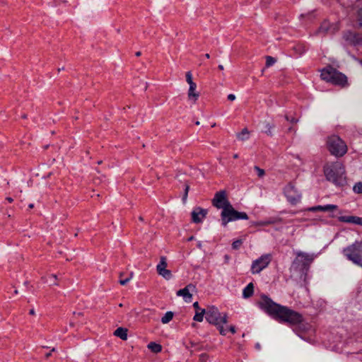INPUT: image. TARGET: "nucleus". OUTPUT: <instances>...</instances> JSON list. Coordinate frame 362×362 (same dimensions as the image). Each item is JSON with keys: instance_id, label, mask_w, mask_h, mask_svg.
<instances>
[{"instance_id": "obj_1", "label": "nucleus", "mask_w": 362, "mask_h": 362, "mask_svg": "<svg viewBox=\"0 0 362 362\" xmlns=\"http://www.w3.org/2000/svg\"><path fill=\"white\" fill-rule=\"evenodd\" d=\"M257 305L262 310L279 322L297 325L303 321V317L300 313L288 307L275 303L265 294L260 296Z\"/></svg>"}, {"instance_id": "obj_2", "label": "nucleus", "mask_w": 362, "mask_h": 362, "mask_svg": "<svg viewBox=\"0 0 362 362\" xmlns=\"http://www.w3.org/2000/svg\"><path fill=\"white\" fill-rule=\"evenodd\" d=\"M326 179L335 185L343 186L346 184L345 169L340 162L328 163L324 166Z\"/></svg>"}, {"instance_id": "obj_3", "label": "nucleus", "mask_w": 362, "mask_h": 362, "mask_svg": "<svg viewBox=\"0 0 362 362\" xmlns=\"http://www.w3.org/2000/svg\"><path fill=\"white\" fill-rule=\"evenodd\" d=\"M205 318L210 324L217 326L221 334L226 335L227 329L223 325L228 322L227 314L221 315L216 307L211 306L206 310Z\"/></svg>"}, {"instance_id": "obj_4", "label": "nucleus", "mask_w": 362, "mask_h": 362, "mask_svg": "<svg viewBox=\"0 0 362 362\" xmlns=\"http://www.w3.org/2000/svg\"><path fill=\"white\" fill-rule=\"evenodd\" d=\"M320 76L322 80L334 85L345 86L347 83V78L342 73L329 66L321 71Z\"/></svg>"}, {"instance_id": "obj_5", "label": "nucleus", "mask_w": 362, "mask_h": 362, "mask_svg": "<svg viewBox=\"0 0 362 362\" xmlns=\"http://www.w3.org/2000/svg\"><path fill=\"white\" fill-rule=\"evenodd\" d=\"M296 257L293 262V267L301 272H306L317 257L314 253H307L302 251L296 252Z\"/></svg>"}, {"instance_id": "obj_6", "label": "nucleus", "mask_w": 362, "mask_h": 362, "mask_svg": "<svg viewBox=\"0 0 362 362\" xmlns=\"http://www.w3.org/2000/svg\"><path fill=\"white\" fill-rule=\"evenodd\" d=\"M248 218L249 217L245 212L236 211L232 204L224 208L221 213V225L224 227H226L229 222L238 220H247Z\"/></svg>"}, {"instance_id": "obj_7", "label": "nucleus", "mask_w": 362, "mask_h": 362, "mask_svg": "<svg viewBox=\"0 0 362 362\" xmlns=\"http://www.w3.org/2000/svg\"><path fill=\"white\" fill-rule=\"evenodd\" d=\"M344 255L353 263L362 267V243L354 242L352 245L344 248Z\"/></svg>"}, {"instance_id": "obj_8", "label": "nucleus", "mask_w": 362, "mask_h": 362, "mask_svg": "<svg viewBox=\"0 0 362 362\" xmlns=\"http://www.w3.org/2000/svg\"><path fill=\"white\" fill-rule=\"evenodd\" d=\"M327 148L331 154L340 157L347 151V146L345 142L338 136L332 135L327 139Z\"/></svg>"}, {"instance_id": "obj_9", "label": "nucleus", "mask_w": 362, "mask_h": 362, "mask_svg": "<svg viewBox=\"0 0 362 362\" xmlns=\"http://www.w3.org/2000/svg\"><path fill=\"white\" fill-rule=\"evenodd\" d=\"M272 260V254H264L257 259L254 260L251 265V273L253 274L260 273L267 268Z\"/></svg>"}, {"instance_id": "obj_10", "label": "nucleus", "mask_w": 362, "mask_h": 362, "mask_svg": "<svg viewBox=\"0 0 362 362\" xmlns=\"http://www.w3.org/2000/svg\"><path fill=\"white\" fill-rule=\"evenodd\" d=\"M284 194L287 200L293 205H296L300 202L301 194L295 187V186L289 183L285 187L284 190Z\"/></svg>"}, {"instance_id": "obj_11", "label": "nucleus", "mask_w": 362, "mask_h": 362, "mask_svg": "<svg viewBox=\"0 0 362 362\" xmlns=\"http://www.w3.org/2000/svg\"><path fill=\"white\" fill-rule=\"evenodd\" d=\"M212 205L217 208V209H221L223 210L224 208L228 207V206H230L231 204L228 201L227 197V193L226 190H220L218 192H216L214 194V197L211 201Z\"/></svg>"}, {"instance_id": "obj_12", "label": "nucleus", "mask_w": 362, "mask_h": 362, "mask_svg": "<svg viewBox=\"0 0 362 362\" xmlns=\"http://www.w3.org/2000/svg\"><path fill=\"white\" fill-rule=\"evenodd\" d=\"M167 266L168 264L166 257H161L160 259V262L156 267V270L159 275L168 280L172 278V273L169 269H166Z\"/></svg>"}, {"instance_id": "obj_13", "label": "nucleus", "mask_w": 362, "mask_h": 362, "mask_svg": "<svg viewBox=\"0 0 362 362\" xmlns=\"http://www.w3.org/2000/svg\"><path fill=\"white\" fill-rule=\"evenodd\" d=\"M339 30V27L337 24H331L327 21H324L320 25V28L317 30V34H333Z\"/></svg>"}, {"instance_id": "obj_14", "label": "nucleus", "mask_w": 362, "mask_h": 362, "mask_svg": "<svg viewBox=\"0 0 362 362\" xmlns=\"http://www.w3.org/2000/svg\"><path fill=\"white\" fill-rule=\"evenodd\" d=\"M195 289V286L189 284L184 288L177 291V296H182L186 303H191L192 300V295L190 291H193Z\"/></svg>"}, {"instance_id": "obj_15", "label": "nucleus", "mask_w": 362, "mask_h": 362, "mask_svg": "<svg viewBox=\"0 0 362 362\" xmlns=\"http://www.w3.org/2000/svg\"><path fill=\"white\" fill-rule=\"evenodd\" d=\"M337 218L340 222L362 226V217L356 216H340Z\"/></svg>"}, {"instance_id": "obj_16", "label": "nucleus", "mask_w": 362, "mask_h": 362, "mask_svg": "<svg viewBox=\"0 0 362 362\" xmlns=\"http://www.w3.org/2000/svg\"><path fill=\"white\" fill-rule=\"evenodd\" d=\"M206 211L201 208H197L192 212V219L194 223H199L202 222L206 215Z\"/></svg>"}, {"instance_id": "obj_17", "label": "nucleus", "mask_w": 362, "mask_h": 362, "mask_svg": "<svg viewBox=\"0 0 362 362\" xmlns=\"http://www.w3.org/2000/svg\"><path fill=\"white\" fill-rule=\"evenodd\" d=\"M337 210H338V206L335 204H327L324 206L318 205L312 206L308 209V211L312 212H315L317 211L334 212Z\"/></svg>"}, {"instance_id": "obj_18", "label": "nucleus", "mask_w": 362, "mask_h": 362, "mask_svg": "<svg viewBox=\"0 0 362 362\" xmlns=\"http://www.w3.org/2000/svg\"><path fill=\"white\" fill-rule=\"evenodd\" d=\"M197 88V84L193 83L189 85L188 90V98L189 100H192L194 102L197 101L199 98V93L195 91Z\"/></svg>"}, {"instance_id": "obj_19", "label": "nucleus", "mask_w": 362, "mask_h": 362, "mask_svg": "<svg viewBox=\"0 0 362 362\" xmlns=\"http://www.w3.org/2000/svg\"><path fill=\"white\" fill-rule=\"evenodd\" d=\"M347 40H350L354 45H362V37L355 33H349L347 35Z\"/></svg>"}, {"instance_id": "obj_20", "label": "nucleus", "mask_w": 362, "mask_h": 362, "mask_svg": "<svg viewBox=\"0 0 362 362\" xmlns=\"http://www.w3.org/2000/svg\"><path fill=\"white\" fill-rule=\"evenodd\" d=\"M254 293V285L252 283L248 284L243 291V297L244 298H248L251 297Z\"/></svg>"}, {"instance_id": "obj_21", "label": "nucleus", "mask_w": 362, "mask_h": 362, "mask_svg": "<svg viewBox=\"0 0 362 362\" xmlns=\"http://www.w3.org/2000/svg\"><path fill=\"white\" fill-rule=\"evenodd\" d=\"M114 334L122 340H126L127 339V329L118 327L114 332Z\"/></svg>"}, {"instance_id": "obj_22", "label": "nucleus", "mask_w": 362, "mask_h": 362, "mask_svg": "<svg viewBox=\"0 0 362 362\" xmlns=\"http://www.w3.org/2000/svg\"><path fill=\"white\" fill-rule=\"evenodd\" d=\"M148 349H150L153 353H159L162 351V346L160 344H157L156 342H150L148 346Z\"/></svg>"}, {"instance_id": "obj_23", "label": "nucleus", "mask_w": 362, "mask_h": 362, "mask_svg": "<svg viewBox=\"0 0 362 362\" xmlns=\"http://www.w3.org/2000/svg\"><path fill=\"white\" fill-rule=\"evenodd\" d=\"M123 276H124V273H120L119 282L121 285L124 286V285H126L132 279V278L133 276V273L130 272L129 274H128V275L125 278Z\"/></svg>"}, {"instance_id": "obj_24", "label": "nucleus", "mask_w": 362, "mask_h": 362, "mask_svg": "<svg viewBox=\"0 0 362 362\" xmlns=\"http://www.w3.org/2000/svg\"><path fill=\"white\" fill-rule=\"evenodd\" d=\"M206 315V310L202 309L200 312L197 311L193 320L197 322H202L204 319V315Z\"/></svg>"}, {"instance_id": "obj_25", "label": "nucleus", "mask_w": 362, "mask_h": 362, "mask_svg": "<svg viewBox=\"0 0 362 362\" xmlns=\"http://www.w3.org/2000/svg\"><path fill=\"white\" fill-rule=\"evenodd\" d=\"M173 315H174L173 313L171 311H168V312L165 313L164 316L161 318L162 323L163 324L168 323L170 321L172 320Z\"/></svg>"}, {"instance_id": "obj_26", "label": "nucleus", "mask_w": 362, "mask_h": 362, "mask_svg": "<svg viewBox=\"0 0 362 362\" xmlns=\"http://www.w3.org/2000/svg\"><path fill=\"white\" fill-rule=\"evenodd\" d=\"M249 131L247 130V128H245L242 130V132L240 133H239L238 134V139L241 140V141H244V140H246L249 138Z\"/></svg>"}, {"instance_id": "obj_27", "label": "nucleus", "mask_w": 362, "mask_h": 362, "mask_svg": "<svg viewBox=\"0 0 362 362\" xmlns=\"http://www.w3.org/2000/svg\"><path fill=\"white\" fill-rule=\"evenodd\" d=\"M274 125H272L268 122L264 124V133L267 134L268 136H272V130L274 128Z\"/></svg>"}, {"instance_id": "obj_28", "label": "nucleus", "mask_w": 362, "mask_h": 362, "mask_svg": "<svg viewBox=\"0 0 362 362\" xmlns=\"http://www.w3.org/2000/svg\"><path fill=\"white\" fill-rule=\"evenodd\" d=\"M353 190L355 193L362 194V182H356L354 185Z\"/></svg>"}, {"instance_id": "obj_29", "label": "nucleus", "mask_w": 362, "mask_h": 362, "mask_svg": "<svg viewBox=\"0 0 362 362\" xmlns=\"http://www.w3.org/2000/svg\"><path fill=\"white\" fill-rule=\"evenodd\" d=\"M275 62H276V59L274 57H270V56L267 57V58H266V66L267 67H269V66L274 65Z\"/></svg>"}, {"instance_id": "obj_30", "label": "nucleus", "mask_w": 362, "mask_h": 362, "mask_svg": "<svg viewBox=\"0 0 362 362\" xmlns=\"http://www.w3.org/2000/svg\"><path fill=\"white\" fill-rule=\"evenodd\" d=\"M254 169H255V170L257 172V176H258L259 177H262L265 175V171H264V170H263V169L260 168L259 167H258V166L255 165V166L254 167Z\"/></svg>"}, {"instance_id": "obj_31", "label": "nucleus", "mask_w": 362, "mask_h": 362, "mask_svg": "<svg viewBox=\"0 0 362 362\" xmlns=\"http://www.w3.org/2000/svg\"><path fill=\"white\" fill-rule=\"evenodd\" d=\"M186 81L187 82V83L189 85H191V84H193V83H195L193 81H192V74L191 73V71H187L186 73Z\"/></svg>"}, {"instance_id": "obj_32", "label": "nucleus", "mask_w": 362, "mask_h": 362, "mask_svg": "<svg viewBox=\"0 0 362 362\" xmlns=\"http://www.w3.org/2000/svg\"><path fill=\"white\" fill-rule=\"evenodd\" d=\"M243 242L241 240H236L232 243L233 249L238 250L241 246Z\"/></svg>"}, {"instance_id": "obj_33", "label": "nucleus", "mask_w": 362, "mask_h": 362, "mask_svg": "<svg viewBox=\"0 0 362 362\" xmlns=\"http://www.w3.org/2000/svg\"><path fill=\"white\" fill-rule=\"evenodd\" d=\"M189 189V185H185V193H184L183 197H182L183 202H185L187 198V194H188Z\"/></svg>"}, {"instance_id": "obj_34", "label": "nucleus", "mask_w": 362, "mask_h": 362, "mask_svg": "<svg viewBox=\"0 0 362 362\" xmlns=\"http://www.w3.org/2000/svg\"><path fill=\"white\" fill-rule=\"evenodd\" d=\"M358 21L359 25L362 28V8L358 11Z\"/></svg>"}, {"instance_id": "obj_35", "label": "nucleus", "mask_w": 362, "mask_h": 362, "mask_svg": "<svg viewBox=\"0 0 362 362\" xmlns=\"http://www.w3.org/2000/svg\"><path fill=\"white\" fill-rule=\"evenodd\" d=\"M227 331H228V329H226ZM228 330L232 333V334H235V326L233 325H230L229 327H228Z\"/></svg>"}, {"instance_id": "obj_36", "label": "nucleus", "mask_w": 362, "mask_h": 362, "mask_svg": "<svg viewBox=\"0 0 362 362\" xmlns=\"http://www.w3.org/2000/svg\"><path fill=\"white\" fill-rule=\"evenodd\" d=\"M235 99V95L234 94H229L228 95V100L230 101H233Z\"/></svg>"}, {"instance_id": "obj_37", "label": "nucleus", "mask_w": 362, "mask_h": 362, "mask_svg": "<svg viewBox=\"0 0 362 362\" xmlns=\"http://www.w3.org/2000/svg\"><path fill=\"white\" fill-rule=\"evenodd\" d=\"M286 120L290 121L292 123H296V122H298L297 119H294L293 117L290 119L288 116H286Z\"/></svg>"}, {"instance_id": "obj_38", "label": "nucleus", "mask_w": 362, "mask_h": 362, "mask_svg": "<svg viewBox=\"0 0 362 362\" xmlns=\"http://www.w3.org/2000/svg\"><path fill=\"white\" fill-rule=\"evenodd\" d=\"M207 358V356L206 354H202L200 356V361L201 362H205Z\"/></svg>"}, {"instance_id": "obj_39", "label": "nucleus", "mask_w": 362, "mask_h": 362, "mask_svg": "<svg viewBox=\"0 0 362 362\" xmlns=\"http://www.w3.org/2000/svg\"><path fill=\"white\" fill-rule=\"evenodd\" d=\"M193 306H194V308L195 309H197V310H202V309H200V308H199V303H198V302H195V303H194Z\"/></svg>"}, {"instance_id": "obj_40", "label": "nucleus", "mask_w": 362, "mask_h": 362, "mask_svg": "<svg viewBox=\"0 0 362 362\" xmlns=\"http://www.w3.org/2000/svg\"><path fill=\"white\" fill-rule=\"evenodd\" d=\"M6 200L9 202V203H11L13 202V199L11 197H7L6 198Z\"/></svg>"}, {"instance_id": "obj_41", "label": "nucleus", "mask_w": 362, "mask_h": 362, "mask_svg": "<svg viewBox=\"0 0 362 362\" xmlns=\"http://www.w3.org/2000/svg\"><path fill=\"white\" fill-rule=\"evenodd\" d=\"M30 315H35V310L33 309L30 310Z\"/></svg>"}, {"instance_id": "obj_42", "label": "nucleus", "mask_w": 362, "mask_h": 362, "mask_svg": "<svg viewBox=\"0 0 362 362\" xmlns=\"http://www.w3.org/2000/svg\"><path fill=\"white\" fill-rule=\"evenodd\" d=\"M218 69H219L220 70H223V65H218Z\"/></svg>"}, {"instance_id": "obj_43", "label": "nucleus", "mask_w": 362, "mask_h": 362, "mask_svg": "<svg viewBox=\"0 0 362 362\" xmlns=\"http://www.w3.org/2000/svg\"><path fill=\"white\" fill-rule=\"evenodd\" d=\"M50 277L52 278V279H57V276L54 275V274H52Z\"/></svg>"}, {"instance_id": "obj_44", "label": "nucleus", "mask_w": 362, "mask_h": 362, "mask_svg": "<svg viewBox=\"0 0 362 362\" xmlns=\"http://www.w3.org/2000/svg\"><path fill=\"white\" fill-rule=\"evenodd\" d=\"M140 55H141V52H137L136 53V56L139 57V56H140Z\"/></svg>"}, {"instance_id": "obj_45", "label": "nucleus", "mask_w": 362, "mask_h": 362, "mask_svg": "<svg viewBox=\"0 0 362 362\" xmlns=\"http://www.w3.org/2000/svg\"><path fill=\"white\" fill-rule=\"evenodd\" d=\"M205 57H206V58H207V59H209V58L210 57L209 54H205Z\"/></svg>"}, {"instance_id": "obj_46", "label": "nucleus", "mask_w": 362, "mask_h": 362, "mask_svg": "<svg viewBox=\"0 0 362 362\" xmlns=\"http://www.w3.org/2000/svg\"><path fill=\"white\" fill-rule=\"evenodd\" d=\"M330 217L335 218V217H337V216L335 214H332L330 215Z\"/></svg>"}, {"instance_id": "obj_47", "label": "nucleus", "mask_w": 362, "mask_h": 362, "mask_svg": "<svg viewBox=\"0 0 362 362\" xmlns=\"http://www.w3.org/2000/svg\"><path fill=\"white\" fill-rule=\"evenodd\" d=\"M233 158H238V154H234L233 155Z\"/></svg>"}, {"instance_id": "obj_48", "label": "nucleus", "mask_w": 362, "mask_h": 362, "mask_svg": "<svg viewBox=\"0 0 362 362\" xmlns=\"http://www.w3.org/2000/svg\"><path fill=\"white\" fill-rule=\"evenodd\" d=\"M33 206H34L33 204H29V208L32 209V208H33Z\"/></svg>"}, {"instance_id": "obj_49", "label": "nucleus", "mask_w": 362, "mask_h": 362, "mask_svg": "<svg viewBox=\"0 0 362 362\" xmlns=\"http://www.w3.org/2000/svg\"><path fill=\"white\" fill-rule=\"evenodd\" d=\"M22 117H23V118H25V117H26V115H22Z\"/></svg>"}, {"instance_id": "obj_50", "label": "nucleus", "mask_w": 362, "mask_h": 362, "mask_svg": "<svg viewBox=\"0 0 362 362\" xmlns=\"http://www.w3.org/2000/svg\"><path fill=\"white\" fill-rule=\"evenodd\" d=\"M50 354H50V353H49V354H47L46 355V356H47V357H49V356H50Z\"/></svg>"}]
</instances>
